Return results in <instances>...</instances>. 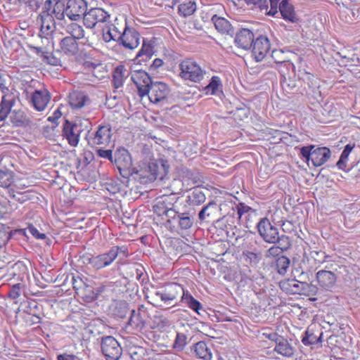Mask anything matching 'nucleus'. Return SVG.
Listing matches in <instances>:
<instances>
[{"instance_id":"obj_1","label":"nucleus","mask_w":360,"mask_h":360,"mask_svg":"<svg viewBox=\"0 0 360 360\" xmlns=\"http://www.w3.org/2000/svg\"><path fill=\"white\" fill-rule=\"evenodd\" d=\"M127 247L122 245L112 246L106 252L97 255H91L84 257V263L89 264L93 269L100 270L111 265L117 258L123 260L128 257Z\"/></svg>"},{"instance_id":"obj_2","label":"nucleus","mask_w":360,"mask_h":360,"mask_svg":"<svg viewBox=\"0 0 360 360\" xmlns=\"http://www.w3.org/2000/svg\"><path fill=\"white\" fill-rule=\"evenodd\" d=\"M169 165L165 159H158L149 161L143 164L136 174L139 175L142 183L148 184L154 181L157 179H163L168 174Z\"/></svg>"},{"instance_id":"obj_3","label":"nucleus","mask_w":360,"mask_h":360,"mask_svg":"<svg viewBox=\"0 0 360 360\" xmlns=\"http://www.w3.org/2000/svg\"><path fill=\"white\" fill-rule=\"evenodd\" d=\"M91 122L88 119H76L71 122L65 120L63 124L62 136L72 147L79 144L80 136L85 134V137L90 133Z\"/></svg>"},{"instance_id":"obj_4","label":"nucleus","mask_w":360,"mask_h":360,"mask_svg":"<svg viewBox=\"0 0 360 360\" xmlns=\"http://www.w3.org/2000/svg\"><path fill=\"white\" fill-rule=\"evenodd\" d=\"M300 153L302 159L307 164L311 161L312 165L318 167L324 165L330 158V150L327 147H316L314 145H309L300 148Z\"/></svg>"},{"instance_id":"obj_5","label":"nucleus","mask_w":360,"mask_h":360,"mask_svg":"<svg viewBox=\"0 0 360 360\" xmlns=\"http://www.w3.org/2000/svg\"><path fill=\"white\" fill-rule=\"evenodd\" d=\"M112 163L123 178L129 179L135 172L131 154L124 148H119L115 151Z\"/></svg>"},{"instance_id":"obj_6","label":"nucleus","mask_w":360,"mask_h":360,"mask_svg":"<svg viewBox=\"0 0 360 360\" xmlns=\"http://www.w3.org/2000/svg\"><path fill=\"white\" fill-rule=\"evenodd\" d=\"M184 292V289L182 285L176 283H170L157 290L154 293L155 295L160 298L164 304L174 306L177 303L176 302L177 297L182 295Z\"/></svg>"},{"instance_id":"obj_7","label":"nucleus","mask_w":360,"mask_h":360,"mask_svg":"<svg viewBox=\"0 0 360 360\" xmlns=\"http://www.w3.org/2000/svg\"><path fill=\"white\" fill-rule=\"evenodd\" d=\"M179 69L181 78L194 82L201 81L205 72L195 61L191 59L184 60L179 64Z\"/></svg>"},{"instance_id":"obj_8","label":"nucleus","mask_w":360,"mask_h":360,"mask_svg":"<svg viewBox=\"0 0 360 360\" xmlns=\"http://www.w3.org/2000/svg\"><path fill=\"white\" fill-rule=\"evenodd\" d=\"M101 348L106 360H119L122 354V349L117 340L111 335L101 338Z\"/></svg>"},{"instance_id":"obj_9","label":"nucleus","mask_w":360,"mask_h":360,"mask_svg":"<svg viewBox=\"0 0 360 360\" xmlns=\"http://www.w3.org/2000/svg\"><path fill=\"white\" fill-rule=\"evenodd\" d=\"M297 76L299 79L304 82L307 94L311 96L317 101L321 98V93L319 90L320 82L316 76L304 70H299Z\"/></svg>"},{"instance_id":"obj_10","label":"nucleus","mask_w":360,"mask_h":360,"mask_svg":"<svg viewBox=\"0 0 360 360\" xmlns=\"http://www.w3.org/2000/svg\"><path fill=\"white\" fill-rule=\"evenodd\" d=\"M124 23L122 34L119 36L120 38L117 42L118 45L122 46L126 49L134 50L140 44V34L134 28L127 26L126 20H124Z\"/></svg>"},{"instance_id":"obj_11","label":"nucleus","mask_w":360,"mask_h":360,"mask_svg":"<svg viewBox=\"0 0 360 360\" xmlns=\"http://www.w3.org/2000/svg\"><path fill=\"white\" fill-rule=\"evenodd\" d=\"M130 76L131 81L137 88L138 95L141 98L146 96V90L153 82L150 75L145 70L133 68L131 70Z\"/></svg>"},{"instance_id":"obj_12","label":"nucleus","mask_w":360,"mask_h":360,"mask_svg":"<svg viewBox=\"0 0 360 360\" xmlns=\"http://www.w3.org/2000/svg\"><path fill=\"white\" fill-rule=\"evenodd\" d=\"M110 15L101 8H91L86 10L84 17L83 22L86 28L92 29L99 22H108Z\"/></svg>"},{"instance_id":"obj_13","label":"nucleus","mask_w":360,"mask_h":360,"mask_svg":"<svg viewBox=\"0 0 360 360\" xmlns=\"http://www.w3.org/2000/svg\"><path fill=\"white\" fill-rule=\"evenodd\" d=\"M146 96L150 102L158 103L166 100L170 92L169 86L162 82L153 81L149 88L146 90Z\"/></svg>"},{"instance_id":"obj_14","label":"nucleus","mask_w":360,"mask_h":360,"mask_svg":"<svg viewBox=\"0 0 360 360\" xmlns=\"http://www.w3.org/2000/svg\"><path fill=\"white\" fill-rule=\"evenodd\" d=\"M112 137L111 127L109 124L100 125L94 134L90 133L86 136L89 145H108Z\"/></svg>"},{"instance_id":"obj_15","label":"nucleus","mask_w":360,"mask_h":360,"mask_svg":"<svg viewBox=\"0 0 360 360\" xmlns=\"http://www.w3.org/2000/svg\"><path fill=\"white\" fill-rule=\"evenodd\" d=\"M338 276L332 271L321 269L316 273V280L320 289L332 292L336 285Z\"/></svg>"},{"instance_id":"obj_16","label":"nucleus","mask_w":360,"mask_h":360,"mask_svg":"<svg viewBox=\"0 0 360 360\" xmlns=\"http://www.w3.org/2000/svg\"><path fill=\"white\" fill-rule=\"evenodd\" d=\"M260 237L267 243L271 244L275 240L276 236L278 233V229L273 226L267 217H262L256 226Z\"/></svg>"},{"instance_id":"obj_17","label":"nucleus","mask_w":360,"mask_h":360,"mask_svg":"<svg viewBox=\"0 0 360 360\" xmlns=\"http://www.w3.org/2000/svg\"><path fill=\"white\" fill-rule=\"evenodd\" d=\"M87 10V2L85 0H68L65 8V15L71 20H78L84 17Z\"/></svg>"},{"instance_id":"obj_18","label":"nucleus","mask_w":360,"mask_h":360,"mask_svg":"<svg viewBox=\"0 0 360 360\" xmlns=\"http://www.w3.org/2000/svg\"><path fill=\"white\" fill-rule=\"evenodd\" d=\"M252 54L257 62L262 61L269 53L271 44L266 36H259L252 45Z\"/></svg>"},{"instance_id":"obj_19","label":"nucleus","mask_w":360,"mask_h":360,"mask_svg":"<svg viewBox=\"0 0 360 360\" xmlns=\"http://www.w3.org/2000/svg\"><path fill=\"white\" fill-rule=\"evenodd\" d=\"M51 99L49 91L42 88L34 90L30 96V102L34 108L37 111H43L46 108Z\"/></svg>"},{"instance_id":"obj_20","label":"nucleus","mask_w":360,"mask_h":360,"mask_svg":"<svg viewBox=\"0 0 360 360\" xmlns=\"http://www.w3.org/2000/svg\"><path fill=\"white\" fill-rule=\"evenodd\" d=\"M41 20L40 36L47 38L56 29L54 15L51 12L43 9L39 15Z\"/></svg>"},{"instance_id":"obj_21","label":"nucleus","mask_w":360,"mask_h":360,"mask_svg":"<svg viewBox=\"0 0 360 360\" xmlns=\"http://www.w3.org/2000/svg\"><path fill=\"white\" fill-rule=\"evenodd\" d=\"M257 240L250 243L248 246V250L243 251V257L245 262L250 267H257L259 262L262 259L263 255L262 251L259 250L256 245Z\"/></svg>"},{"instance_id":"obj_22","label":"nucleus","mask_w":360,"mask_h":360,"mask_svg":"<svg viewBox=\"0 0 360 360\" xmlns=\"http://www.w3.org/2000/svg\"><path fill=\"white\" fill-rule=\"evenodd\" d=\"M234 34V43L238 48L248 50L252 47L255 36L250 30L241 28L235 32Z\"/></svg>"},{"instance_id":"obj_23","label":"nucleus","mask_w":360,"mask_h":360,"mask_svg":"<svg viewBox=\"0 0 360 360\" xmlns=\"http://www.w3.org/2000/svg\"><path fill=\"white\" fill-rule=\"evenodd\" d=\"M68 0H46L43 9L53 13L54 17L59 20L65 18V4Z\"/></svg>"},{"instance_id":"obj_24","label":"nucleus","mask_w":360,"mask_h":360,"mask_svg":"<svg viewBox=\"0 0 360 360\" xmlns=\"http://www.w3.org/2000/svg\"><path fill=\"white\" fill-rule=\"evenodd\" d=\"M191 355L201 360H212L211 348L205 341H199L189 348Z\"/></svg>"},{"instance_id":"obj_25","label":"nucleus","mask_w":360,"mask_h":360,"mask_svg":"<svg viewBox=\"0 0 360 360\" xmlns=\"http://www.w3.org/2000/svg\"><path fill=\"white\" fill-rule=\"evenodd\" d=\"M146 311L143 305L139 307L137 311L131 310L128 325L135 328L137 330H142L146 324Z\"/></svg>"},{"instance_id":"obj_26","label":"nucleus","mask_w":360,"mask_h":360,"mask_svg":"<svg viewBox=\"0 0 360 360\" xmlns=\"http://www.w3.org/2000/svg\"><path fill=\"white\" fill-rule=\"evenodd\" d=\"M281 290L288 294H302L303 286L307 285L306 282H300L295 279H287L280 282Z\"/></svg>"},{"instance_id":"obj_27","label":"nucleus","mask_w":360,"mask_h":360,"mask_svg":"<svg viewBox=\"0 0 360 360\" xmlns=\"http://www.w3.org/2000/svg\"><path fill=\"white\" fill-rule=\"evenodd\" d=\"M273 335L275 337L276 342L274 350L284 356L291 357L294 354V348L289 344L288 341L281 335Z\"/></svg>"},{"instance_id":"obj_28","label":"nucleus","mask_w":360,"mask_h":360,"mask_svg":"<svg viewBox=\"0 0 360 360\" xmlns=\"http://www.w3.org/2000/svg\"><path fill=\"white\" fill-rule=\"evenodd\" d=\"M216 30L221 34H226L233 37L235 30L230 22L224 18L214 15L211 19Z\"/></svg>"},{"instance_id":"obj_29","label":"nucleus","mask_w":360,"mask_h":360,"mask_svg":"<svg viewBox=\"0 0 360 360\" xmlns=\"http://www.w3.org/2000/svg\"><path fill=\"white\" fill-rule=\"evenodd\" d=\"M118 19L115 18V22L103 28V39L105 42L110 41H117L119 36L122 34V29L118 27Z\"/></svg>"},{"instance_id":"obj_30","label":"nucleus","mask_w":360,"mask_h":360,"mask_svg":"<svg viewBox=\"0 0 360 360\" xmlns=\"http://www.w3.org/2000/svg\"><path fill=\"white\" fill-rule=\"evenodd\" d=\"M154 53V46L150 41H146L145 39L143 40V44L141 50L138 52L135 60L137 64L142 65L144 63L146 65V62L151 58Z\"/></svg>"},{"instance_id":"obj_31","label":"nucleus","mask_w":360,"mask_h":360,"mask_svg":"<svg viewBox=\"0 0 360 360\" xmlns=\"http://www.w3.org/2000/svg\"><path fill=\"white\" fill-rule=\"evenodd\" d=\"M280 13L285 20L295 22L297 20L294 7L289 3V0H282L278 6Z\"/></svg>"},{"instance_id":"obj_32","label":"nucleus","mask_w":360,"mask_h":360,"mask_svg":"<svg viewBox=\"0 0 360 360\" xmlns=\"http://www.w3.org/2000/svg\"><path fill=\"white\" fill-rule=\"evenodd\" d=\"M61 51L69 56H74L78 51V44L76 40L70 37H64L60 43Z\"/></svg>"},{"instance_id":"obj_33","label":"nucleus","mask_w":360,"mask_h":360,"mask_svg":"<svg viewBox=\"0 0 360 360\" xmlns=\"http://www.w3.org/2000/svg\"><path fill=\"white\" fill-rule=\"evenodd\" d=\"M37 50V53H41V56L43 57V60L53 66H62V61L60 57L58 55L60 54V51H56L55 53H49L47 51H43L42 48L37 47L35 48Z\"/></svg>"},{"instance_id":"obj_34","label":"nucleus","mask_w":360,"mask_h":360,"mask_svg":"<svg viewBox=\"0 0 360 360\" xmlns=\"http://www.w3.org/2000/svg\"><path fill=\"white\" fill-rule=\"evenodd\" d=\"M15 104L13 98L3 96L0 100V122L6 120Z\"/></svg>"},{"instance_id":"obj_35","label":"nucleus","mask_w":360,"mask_h":360,"mask_svg":"<svg viewBox=\"0 0 360 360\" xmlns=\"http://www.w3.org/2000/svg\"><path fill=\"white\" fill-rule=\"evenodd\" d=\"M181 302L185 303L188 307L200 314V310L202 309V304L195 300L188 291H184L181 297Z\"/></svg>"},{"instance_id":"obj_36","label":"nucleus","mask_w":360,"mask_h":360,"mask_svg":"<svg viewBox=\"0 0 360 360\" xmlns=\"http://www.w3.org/2000/svg\"><path fill=\"white\" fill-rule=\"evenodd\" d=\"M175 210H176L177 216H183L186 214H195V211L193 205L188 200V198L180 202L177 201L174 204Z\"/></svg>"},{"instance_id":"obj_37","label":"nucleus","mask_w":360,"mask_h":360,"mask_svg":"<svg viewBox=\"0 0 360 360\" xmlns=\"http://www.w3.org/2000/svg\"><path fill=\"white\" fill-rule=\"evenodd\" d=\"M354 147H355L354 143H349L345 146V148L340 155V157L336 163V165L339 169L346 170L349 155L352 153V151L354 148Z\"/></svg>"},{"instance_id":"obj_38","label":"nucleus","mask_w":360,"mask_h":360,"mask_svg":"<svg viewBox=\"0 0 360 360\" xmlns=\"http://www.w3.org/2000/svg\"><path fill=\"white\" fill-rule=\"evenodd\" d=\"M195 217V214L177 216L176 221L178 224V229L181 231L190 229L193 225Z\"/></svg>"},{"instance_id":"obj_39","label":"nucleus","mask_w":360,"mask_h":360,"mask_svg":"<svg viewBox=\"0 0 360 360\" xmlns=\"http://www.w3.org/2000/svg\"><path fill=\"white\" fill-rule=\"evenodd\" d=\"M197 6L194 1L186 0L178 6V11L180 15L187 17L193 15L196 11Z\"/></svg>"},{"instance_id":"obj_40","label":"nucleus","mask_w":360,"mask_h":360,"mask_svg":"<svg viewBox=\"0 0 360 360\" xmlns=\"http://www.w3.org/2000/svg\"><path fill=\"white\" fill-rule=\"evenodd\" d=\"M340 18L347 22H350L354 20H360V8H346L340 12Z\"/></svg>"},{"instance_id":"obj_41","label":"nucleus","mask_w":360,"mask_h":360,"mask_svg":"<svg viewBox=\"0 0 360 360\" xmlns=\"http://www.w3.org/2000/svg\"><path fill=\"white\" fill-rule=\"evenodd\" d=\"M86 100V97L81 93L74 92L70 95L69 104L73 109L82 108Z\"/></svg>"},{"instance_id":"obj_42","label":"nucleus","mask_w":360,"mask_h":360,"mask_svg":"<svg viewBox=\"0 0 360 360\" xmlns=\"http://www.w3.org/2000/svg\"><path fill=\"white\" fill-rule=\"evenodd\" d=\"M221 82L218 76H213L210 83L204 88L206 94L214 95L219 91L221 87Z\"/></svg>"},{"instance_id":"obj_43","label":"nucleus","mask_w":360,"mask_h":360,"mask_svg":"<svg viewBox=\"0 0 360 360\" xmlns=\"http://www.w3.org/2000/svg\"><path fill=\"white\" fill-rule=\"evenodd\" d=\"M186 197L193 207L203 203L206 198L205 193L200 188L193 189Z\"/></svg>"},{"instance_id":"obj_44","label":"nucleus","mask_w":360,"mask_h":360,"mask_svg":"<svg viewBox=\"0 0 360 360\" xmlns=\"http://www.w3.org/2000/svg\"><path fill=\"white\" fill-rule=\"evenodd\" d=\"M67 32L71 35L70 37L75 40L81 39L84 37V30L83 27L77 23L72 22L67 26Z\"/></svg>"},{"instance_id":"obj_45","label":"nucleus","mask_w":360,"mask_h":360,"mask_svg":"<svg viewBox=\"0 0 360 360\" xmlns=\"http://www.w3.org/2000/svg\"><path fill=\"white\" fill-rule=\"evenodd\" d=\"M271 243L276 244L283 252L287 251L291 246V240L289 236L284 234L280 235L279 233L276 236L275 240Z\"/></svg>"},{"instance_id":"obj_46","label":"nucleus","mask_w":360,"mask_h":360,"mask_svg":"<svg viewBox=\"0 0 360 360\" xmlns=\"http://www.w3.org/2000/svg\"><path fill=\"white\" fill-rule=\"evenodd\" d=\"M128 306V303L125 301L120 300L117 302L112 310L113 315L119 319L126 317L129 309Z\"/></svg>"},{"instance_id":"obj_47","label":"nucleus","mask_w":360,"mask_h":360,"mask_svg":"<svg viewBox=\"0 0 360 360\" xmlns=\"http://www.w3.org/2000/svg\"><path fill=\"white\" fill-rule=\"evenodd\" d=\"M8 195L12 200L17 201L21 204L24 203L25 202L30 199V192L28 191L20 192L13 188H11L8 190Z\"/></svg>"},{"instance_id":"obj_48","label":"nucleus","mask_w":360,"mask_h":360,"mask_svg":"<svg viewBox=\"0 0 360 360\" xmlns=\"http://www.w3.org/2000/svg\"><path fill=\"white\" fill-rule=\"evenodd\" d=\"M123 70L124 67L120 65L117 67L113 72L112 82L115 89H119L123 86L124 78Z\"/></svg>"},{"instance_id":"obj_49","label":"nucleus","mask_w":360,"mask_h":360,"mask_svg":"<svg viewBox=\"0 0 360 360\" xmlns=\"http://www.w3.org/2000/svg\"><path fill=\"white\" fill-rule=\"evenodd\" d=\"M290 261L286 256H281L278 257L276 261L277 271L280 275H284L286 274L288 269L289 268Z\"/></svg>"},{"instance_id":"obj_50","label":"nucleus","mask_w":360,"mask_h":360,"mask_svg":"<svg viewBox=\"0 0 360 360\" xmlns=\"http://www.w3.org/2000/svg\"><path fill=\"white\" fill-rule=\"evenodd\" d=\"M25 285L21 283H15L11 286L8 292V297L11 299L15 300L25 293Z\"/></svg>"},{"instance_id":"obj_51","label":"nucleus","mask_w":360,"mask_h":360,"mask_svg":"<svg viewBox=\"0 0 360 360\" xmlns=\"http://www.w3.org/2000/svg\"><path fill=\"white\" fill-rule=\"evenodd\" d=\"M187 345V336L182 333H177L173 345V348L177 352L183 351Z\"/></svg>"},{"instance_id":"obj_52","label":"nucleus","mask_w":360,"mask_h":360,"mask_svg":"<svg viewBox=\"0 0 360 360\" xmlns=\"http://www.w3.org/2000/svg\"><path fill=\"white\" fill-rule=\"evenodd\" d=\"M302 342L304 345L318 344V338L316 334L309 330H306L302 338Z\"/></svg>"},{"instance_id":"obj_53","label":"nucleus","mask_w":360,"mask_h":360,"mask_svg":"<svg viewBox=\"0 0 360 360\" xmlns=\"http://www.w3.org/2000/svg\"><path fill=\"white\" fill-rule=\"evenodd\" d=\"M12 236L8 227L0 226V248L5 245Z\"/></svg>"},{"instance_id":"obj_54","label":"nucleus","mask_w":360,"mask_h":360,"mask_svg":"<svg viewBox=\"0 0 360 360\" xmlns=\"http://www.w3.org/2000/svg\"><path fill=\"white\" fill-rule=\"evenodd\" d=\"M323 290L320 289V287L313 284L307 283L306 286H303V292L306 293L308 296H315L321 295Z\"/></svg>"},{"instance_id":"obj_55","label":"nucleus","mask_w":360,"mask_h":360,"mask_svg":"<svg viewBox=\"0 0 360 360\" xmlns=\"http://www.w3.org/2000/svg\"><path fill=\"white\" fill-rule=\"evenodd\" d=\"M216 208V205L214 202H210L204 206L198 214V217L201 221H203L212 214V210Z\"/></svg>"},{"instance_id":"obj_56","label":"nucleus","mask_w":360,"mask_h":360,"mask_svg":"<svg viewBox=\"0 0 360 360\" xmlns=\"http://www.w3.org/2000/svg\"><path fill=\"white\" fill-rule=\"evenodd\" d=\"M72 284L75 291L89 288V285H87L86 283L83 280V278H82L79 276H72Z\"/></svg>"},{"instance_id":"obj_57","label":"nucleus","mask_w":360,"mask_h":360,"mask_svg":"<svg viewBox=\"0 0 360 360\" xmlns=\"http://www.w3.org/2000/svg\"><path fill=\"white\" fill-rule=\"evenodd\" d=\"M283 52L281 51H276V50H274L272 51V58L275 59V62L276 63H281V64H283L286 68L288 70H290L291 69L292 71L295 70V65L292 63H291L290 60H277V57L278 55H281L282 54Z\"/></svg>"},{"instance_id":"obj_58","label":"nucleus","mask_w":360,"mask_h":360,"mask_svg":"<svg viewBox=\"0 0 360 360\" xmlns=\"http://www.w3.org/2000/svg\"><path fill=\"white\" fill-rule=\"evenodd\" d=\"M237 213L239 216V217H241L243 214L245 213H248L251 212L252 213H254L256 214L257 213V210L252 209L250 206L245 205L244 202H240L237 207Z\"/></svg>"},{"instance_id":"obj_59","label":"nucleus","mask_w":360,"mask_h":360,"mask_svg":"<svg viewBox=\"0 0 360 360\" xmlns=\"http://www.w3.org/2000/svg\"><path fill=\"white\" fill-rule=\"evenodd\" d=\"M129 354L132 360H141L144 356V350L141 347H135L131 349Z\"/></svg>"},{"instance_id":"obj_60","label":"nucleus","mask_w":360,"mask_h":360,"mask_svg":"<svg viewBox=\"0 0 360 360\" xmlns=\"http://www.w3.org/2000/svg\"><path fill=\"white\" fill-rule=\"evenodd\" d=\"M245 1L248 5H253L261 11H266L268 9L267 0H245Z\"/></svg>"},{"instance_id":"obj_61","label":"nucleus","mask_w":360,"mask_h":360,"mask_svg":"<svg viewBox=\"0 0 360 360\" xmlns=\"http://www.w3.org/2000/svg\"><path fill=\"white\" fill-rule=\"evenodd\" d=\"M30 120L24 116L23 113H20V115L17 117L12 118V122L17 127H24L30 123Z\"/></svg>"},{"instance_id":"obj_62","label":"nucleus","mask_w":360,"mask_h":360,"mask_svg":"<svg viewBox=\"0 0 360 360\" xmlns=\"http://www.w3.org/2000/svg\"><path fill=\"white\" fill-rule=\"evenodd\" d=\"M28 231L32 234L36 239L43 240L46 238V236L44 233H40L39 230L32 224H29L27 226Z\"/></svg>"},{"instance_id":"obj_63","label":"nucleus","mask_w":360,"mask_h":360,"mask_svg":"<svg viewBox=\"0 0 360 360\" xmlns=\"http://www.w3.org/2000/svg\"><path fill=\"white\" fill-rule=\"evenodd\" d=\"M11 175L8 172L0 169V186L7 187L10 184Z\"/></svg>"},{"instance_id":"obj_64","label":"nucleus","mask_w":360,"mask_h":360,"mask_svg":"<svg viewBox=\"0 0 360 360\" xmlns=\"http://www.w3.org/2000/svg\"><path fill=\"white\" fill-rule=\"evenodd\" d=\"M96 153L99 157L107 159L111 162H113L114 155L112 154V150L98 149Z\"/></svg>"}]
</instances>
